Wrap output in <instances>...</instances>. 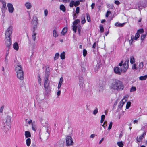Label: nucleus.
<instances>
[{"instance_id":"1","label":"nucleus","mask_w":147,"mask_h":147,"mask_svg":"<svg viewBox=\"0 0 147 147\" xmlns=\"http://www.w3.org/2000/svg\"><path fill=\"white\" fill-rule=\"evenodd\" d=\"M110 87L111 89L116 90L120 91L123 89L124 85L121 81L117 79H114L110 84Z\"/></svg>"},{"instance_id":"2","label":"nucleus","mask_w":147,"mask_h":147,"mask_svg":"<svg viewBox=\"0 0 147 147\" xmlns=\"http://www.w3.org/2000/svg\"><path fill=\"white\" fill-rule=\"evenodd\" d=\"M15 71L17 74V78L20 80L24 79V73L21 64L18 63L15 65Z\"/></svg>"},{"instance_id":"3","label":"nucleus","mask_w":147,"mask_h":147,"mask_svg":"<svg viewBox=\"0 0 147 147\" xmlns=\"http://www.w3.org/2000/svg\"><path fill=\"white\" fill-rule=\"evenodd\" d=\"M49 75V73H46L44 78V86L45 93L47 94H48L49 90V82L48 81Z\"/></svg>"},{"instance_id":"4","label":"nucleus","mask_w":147,"mask_h":147,"mask_svg":"<svg viewBox=\"0 0 147 147\" xmlns=\"http://www.w3.org/2000/svg\"><path fill=\"white\" fill-rule=\"evenodd\" d=\"M12 32V27L11 26L8 27L5 32V37H11V34Z\"/></svg>"},{"instance_id":"5","label":"nucleus","mask_w":147,"mask_h":147,"mask_svg":"<svg viewBox=\"0 0 147 147\" xmlns=\"http://www.w3.org/2000/svg\"><path fill=\"white\" fill-rule=\"evenodd\" d=\"M4 40L6 47L9 49L11 44V37H5Z\"/></svg>"},{"instance_id":"6","label":"nucleus","mask_w":147,"mask_h":147,"mask_svg":"<svg viewBox=\"0 0 147 147\" xmlns=\"http://www.w3.org/2000/svg\"><path fill=\"white\" fill-rule=\"evenodd\" d=\"M11 117L7 116L5 118V124L9 129L10 128L11 123Z\"/></svg>"},{"instance_id":"7","label":"nucleus","mask_w":147,"mask_h":147,"mask_svg":"<svg viewBox=\"0 0 147 147\" xmlns=\"http://www.w3.org/2000/svg\"><path fill=\"white\" fill-rule=\"evenodd\" d=\"M66 145L67 146L73 145L72 139L70 136H67L66 138Z\"/></svg>"},{"instance_id":"8","label":"nucleus","mask_w":147,"mask_h":147,"mask_svg":"<svg viewBox=\"0 0 147 147\" xmlns=\"http://www.w3.org/2000/svg\"><path fill=\"white\" fill-rule=\"evenodd\" d=\"M7 7L9 13H13L14 11V9L13 4L8 3L7 4Z\"/></svg>"},{"instance_id":"9","label":"nucleus","mask_w":147,"mask_h":147,"mask_svg":"<svg viewBox=\"0 0 147 147\" xmlns=\"http://www.w3.org/2000/svg\"><path fill=\"white\" fill-rule=\"evenodd\" d=\"M127 98L125 97L120 102L119 105V108H121L122 107L125 102L127 101Z\"/></svg>"},{"instance_id":"10","label":"nucleus","mask_w":147,"mask_h":147,"mask_svg":"<svg viewBox=\"0 0 147 147\" xmlns=\"http://www.w3.org/2000/svg\"><path fill=\"white\" fill-rule=\"evenodd\" d=\"M114 71L115 73L119 75L121 74V72L122 71V69L120 68L119 67H116L114 68Z\"/></svg>"},{"instance_id":"11","label":"nucleus","mask_w":147,"mask_h":147,"mask_svg":"<svg viewBox=\"0 0 147 147\" xmlns=\"http://www.w3.org/2000/svg\"><path fill=\"white\" fill-rule=\"evenodd\" d=\"M24 5L28 9H29L31 8L32 5L31 3L29 2H26L24 4Z\"/></svg>"},{"instance_id":"12","label":"nucleus","mask_w":147,"mask_h":147,"mask_svg":"<svg viewBox=\"0 0 147 147\" xmlns=\"http://www.w3.org/2000/svg\"><path fill=\"white\" fill-rule=\"evenodd\" d=\"M64 141H62L61 142H58L55 145L54 147H64Z\"/></svg>"},{"instance_id":"13","label":"nucleus","mask_w":147,"mask_h":147,"mask_svg":"<svg viewBox=\"0 0 147 147\" xmlns=\"http://www.w3.org/2000/svg\"><path fill=\"white\" fill-rule=\"evenodd\" d=\"M7 9L6 4L2 5L1 8L2 13H5L6 10Z\"/></svg>"},{"instance_id":"14","label":"nucleus","mask_w":147,"mask_h":147,"mask_svg":"<svg viewBox=\"0 0 147 147\" xmlns=\"http://www.w3.org/2000/svg\"><path fill=\"white\" fill-rule=\"evenodd\" d=\"M146 133V132H144L143 134L141 136H140L138 138H137V140L138 142H140L141 141L142 138L145 135Z\"/></svg>"},{"instance_id":"15","label":"nucleus","mask_w":147,"mask_h":147,"mask_svg":"<svg viewBox=\"0 0 147 147\" xmlns=\"http://www.w3.org/2000/svg\"><path fill=\"white\" fill-rule=\"evenodd\" d=\"M39 138L42 140H46L48 138V134H47L46 135L43 134L42 136H40Z\"/></svg>"},{"instance_id":"16","label":"nucleus","mask_w":147,"mask_h":147,"mask_svg":"<svg viewBox=\"0 0 147 147\" xmlns=\"http://www.w3.org/2000/svg\"><path fill=\"white\" fill-rule=\"evenodd\" d=\"M8 126H6L5 125H3L1 127L2 129L5 132H7L9 130V129L8 128Z\"/></svg>"},{"instance_id":"17","label":"nucleus","mask_w":147,"mask_h":147,"mask_svg":"<svg viewBox=\"0 0 147 147\" xmlns=\"http://www.w3.org/2000/svg\"><path fill=\"white\" fill-rule=\"evenodd\" d=\"M129 60H126L123 65V67L126 69H127L128 67V63H129Z\"/></svg>"},{"instance_id":"18","label":"nucleus","mask_w":147,"mask_h":147,"mask_svg":"<svg viewBox=\"0 0 147 147\" xmlns=\"http://www.w3.org/2000/svg\"><path fill=\"white\" fill-rule=\"evenodd\" d=\"M125 24L126 22H124L123 23L116 22L115 24V25L117 27H122Z\"/></svg>"},{"instance_id":"19","label":"nucleus","mask_w":147,"mask_h":147,"mask_svg":"<svg viewBox=\"0 0 147 147\" xmlns=\"http://www.w3.org/2000/svg\"><path fill=\"white\" fill-rule=\"evenodd\" d=\"M63 80V77H61L59 81L58 84V88L59 90L61 88V85L62 84V82Z\"/></svg>"},{"instance_id":"20","label":"nucleus","mask_w":147,"mask_h":147,"mask_svg":"<svg viewBox=\"0 0 147 147\" xmlns=\"http://www.w3.org/2000/svg\"><path fill=\"white\" fill-rule=\"evenodd\" d=\"M67 27H64L63 29L61 32V34L63 35H65V34L67 32Z\"/></svg>"},{"instance_id":"21","label":"nucleus","mask_w":147,"mask_h":147,"mask_svg":"<svg viewBox=\"0 0 147 147\" xmlns=\"http://www.w3.org/2000/svg\"><path fill=\"white\" fill-rule=\"evenodd\" d=\"M13 47L14 49L18 51L19 49V46L18 43L17 42H15L13 45Z\"/></svg>"},{"instance_id":"22","label":"nucleus","mask_w":147,"mask_h":147,"mask_svg":"<svg viewBox=\"0 0 147 147\" xmlns=\"http://www.w3.org/2000/svg\"><path fill=\"white\" fill-rule=\"evenodd\" d=\"M147 78V75H145L144 76H141L139 77V79L141 80H144Z\"/></svg>"},{"instance_id":"23","label":"nucleus","mask_w":147,"mask_h":147,"mask_svg":"<svg viewBox=\"0 0 147 147\" xmlns=\"http://www.w3.org/2000/svg\"><path fill=\"white\" fill-rule=\"evenodd\" d=\"M25 137L26 138L30 137H31L30 133L29 131H25Z\"/></svg>"},{"instance_id":"24","label":"nucleus","mask_w":147,"mask_h":147,"mask_svg":"<svg viewBox=\"0 0 147 147\" xmlns=\"http://www.w3.org/2000/svg\"><path fill=\"white\" fill-rule=\"evenodd\" d=\"M61 59L62 60L64 59L65 58V53L64 52H63L61 53L60 55Z\"/></svg>"},{"instance_id":"25","label":"nucleus","mask_w":147,"mask_h":147,"mask_svg":"<svg viewBox=\"0 0 147 147\" xmlns=\"http://www.w3.org/2000/svg\"><path fill=\"white\" fill-rule=\"evenodd\" d=\"M26 145L28 146H29L31 144V139L30 138H28L26 140Z\"/></svg>"},{"instance_id":"26","label":"nucleus","mask_w":147,"mask_h":147,"mask_svg":"<svg viewBox=\"0 0 147 147\" xmlns=\"http://www.w3.org/2000/svg\"><path fill=\"white\" fill-rule=\"evenodd\" d=\"M60 10H62L63 12H65L66 10L65 8V6L63 4H61L60 6Z\"/></svg>"},{"instance_id":"27","label":"nucleus","mask_w":147,"mask_h":147,"mask_svg":"<svg viewBox=\"0 0 147 147\" xmlns=\"http://www.w3.org/2000/svg\"><path fill=\"white\" fill-rule=\"evenodd\" d=\"M33 21L35 22L36 24H38V19L36 16H34L33 17Z\"/></svg>"},{"instance_id":"28","label":"nucleus","mask_w":147,"mask_h":147,"mask_svg":"<svg viewBox=\"0 0 147 147\" xmlns=\"http://www.w3.org/2000/svg\"><path fill=\"white\" fill-rule=\"evenodd\" d=\"M59 57V54L58 53H56L55 55L54 58V59L55 61Z\"/></svg>"},{"instance_id":"29","label":"nucleus","mask_w":147,"mask_h":147,"mask_svg":"<svg viewBox=\"0 0 147 147\" xmlns=\"http://www.w3.org/2000/svg\"><path fill=\"white\" fill-rule=\"evenodd\" d=\"M74 6L75 7H76L80 4V1L79 0L76 1H74Z\"/></svg>"},{"instance_id":"30","label":"nucleus","mask_w":147,"mask_h":147,"mask_svg":"<svg viewBox=\"0 0 147 147\" xmlns=\"http://www.w3.org/2000/svg\"><path fill=\"white\" fill-rule=\"evenodd\" d=\"M117 144L119 147H122L123 146V144L122 141L118 142Z\"/></svg>"},{"instance_id":"31","label":"nucleus","mask_w":147,"mask_h":147,"mask_svg":"<svg viewBox=\"0 0 147 147\" xmlns=\"http://www.w3.org/2000/svg\"><path fill=\"white\" fill-rule=\"evenodd\" d=\"M80 20L78 19H77L75 20L74 22L73 23V25H76L77 24L80 22Z\"/></svg>"},{"instance_id":"32","label":"nucleus","mask_w":147,"mask_h":147,"mask_svg":"<svg viewBox=\"0 0 147 147\" xmlns=\"http://www.w3.org/2000/svg\"><path fill=\"white\" fill-rule=\"evenodd\" d=\"M135 62V61L134 60V59L133 56H131L130 57V63L132 64Z\"/></svg>"},{"instance_id":"33","label":"nucleus","mask_w":147,"mask_h":147,"mask_svg":"<svg viewBox=\"0 0 147 147\" xmlns=\"http://www.w3.org/2000/svg\"><path fill=\"white\" fill-rule=\"evenodd\" d=\"M53 36L55 38L58 36V35L56 31L55 30H54L53 31Z\"/></svg>"},{"instance_id":"34","label":"nucleus","mask_w":147,"mask_h":147,"mask_svg":"<svg viewBox=\"0 0 147 147\" xmlns=\"http://www.w3.org/2000/svg\"><path fill=\"white\" fill-rule=\"evenodd\" d=\"M136 88L135 87L132 86L131 88L130 91V92H132L136 91Z\"/></svg>"},{"instance_id":"35","label":"nucleus","mask_w":147,"mask_h":147,"mask_svg":"<svg viewBox=\"0 0 147 147\" xmlns=\"http://www.w3.org/2000/svg\"><path fill=\"white\" fill-rule=\"evenodd\" d=\"M140 35L139 33H137L136 34L135 36H134V39L137 40V39L139 37Z\"/></svg>"},{"instance_id":"36","label":"nucleus","mask_w":147,"mask_h":147,"mask_svg":"<svg viewBox=\"0 0 147 147\" xmlns=\"http://www.w3.org/2000/svg\"><path fill=\"white\" fill-rule=\"evenodd\" d=\"M131 104V102H129V101L126 104V109H129V107H130V106Z\"/></svg>"},{"instance_id":"37","label":"nucleus","mask_w":147,"mask_h":147,"mask_svg":"<svg viewBox=\"0 0 147 147\" xmlns=\"http://www.w3.org/2000/svg\"><path fill=\"white\" fill-rule=\"evenodd\" d=\"M36 33L35 32H33V34L32 35V38L33 40L35 41L36 39Z\"/></svg>"},{"instance_id":"38","label":"nucleus","mask_w":147,"mask_h":147,"mask_svg":"<svg viewBox=\"0 0 147 147\" xmlns=\"http://www.w3.org/2000/svg\"><path fill=\"white\" fill-rule=\"evenodd\" d=\"M134 39V36H132L131 39L129 40V43L130 45H131L132 44V42L133 41V40Z\"/></svg>"},{"instance_id":"39","label":"nucleus","mask_w":147,"mask_h":147,"mask_svg":"<svg viewBox=\"0 0 147 147\" xmlns=\"http://www.w3.org/2000/svg\"><path fill=\"white\" fill-rule=\"evenodd\" d=\"M38 82L39 83L40 85H41V79L40 78V76H38Z\"/></svg>"},{"instance_id":"40","label":"nucleus","mask_w":147,"mask_h":147,"mask_svg":"<svg viewBox=\"0 0 147 147\" xmlns=\"http://www.w3.org/2000/svg\"><path fill=\"white\" fill-rule=\"evenodd\" d=\"M82 21H81V23L82 24H84L86 22V20L84 18V16L83 17L82 16Z\"/></svg>"},{"instance_id":"41","label":"nucleus","mask_w":147,"mask_h":147,"mask_svg":"<svg viewBox=\"0 0 147 147\" xmlns=\"http://www.w3.org/2000/svg\"><path fill=\"white\" fill-rule=\"evenodd\" d=\"M104 87V86H100L99 88V90L100 92H102L103 90V88Z\"/></svg>"},{"instance_id":"42","label":"nucleus","mask_w":147,"mask_h":147,"mask_svg":"<svg viewBox=\"0 0 147 147\" xmlns=\"http://www.w3.org/2000/svg\"><path fill=\"white\" fill-rule=\"evenodd\" d=\"M100 65H101V64L100 63V61H99V63H98H98L97 65H96V67L95 68V69H96V70L98 69L99 68Z\"/></svg>"},{"instance_id":"43","label":"nucleus","mask_w":147,"mask_h":147,"mask_svg":"<svg viewBox=\"0 0 147 147\" xmlns=\"http://www.w3.org/2000/svg\"><path fill=\"white\" fill-rule=\"evenodd\" d=\"M74 26L73 27V31H74V32L75 33H76V30H77V26L76 25H73Z\"/></svg>"},{"instance_id":"44","label":"nucleus","mask_w":147,"mask_h":147,"mask_svg":"<svg viewBox=\"0 0 147 147\" xmlns=\"http://www.w3.org/2000/svg\"><path fill=\"white\" fill-rule=\"evenodd\" d=\"M144 32V30L142 28L141 29H140L138 30L137 31V32L138 33H142Z\"/></svg>"},{"instance_id":"45","label":"nucleus","mask_w":147,"mask_h":147,"mask_svg":"<svg viewBox=\"0 0 147 147\" xmlns=\"http://www.w3.org/2000/svg\"><path fill=\"white\" fill-rule=\"evenodd\" d=\"M87 51L85 49H84L83 50V55L84 57H85L86 56L87 54Z\"/></svg>"},{"instance_id":"46","label":"nucleus","mask_w":147,"mask_h":147,"mask_svg":"<svg viewBox=\"0 0 147 147\" xmlns=\"http://www.w3.org/2000/svg\"><path fill=\"white\" fill-rule=\"evenodd\" d=\"M81 31V26L80 25L78 26V31L79 33V34L80 35V32Z\"/></svg>"},{"instance_id":"47","label":"nucleus","mask_w":147,"mask_h":147,"mask_svg":"<svg viewBox=\"0 0 147 147\" xmlns=\"http://www.w3.org/2000/svg\"><path fill=\"white\" fill-rule=\"evenodd\" d=\"M146 34H142L141 36V39L142 40H144L146 36Z\"/></svg>"},{"instance_id":"48","label":"nucleus","mask_w":147,"mask_h":147,"mask_svg":"<svg viewBox=\"0 0 147 147\" xmlns=\"http://www.w3.org/2000/svg\"><path fill=\"white\" fill-rule=\"evenodd\" d=\"M112 123H113L112 122H110L108 128V129L109 130H110L111 129L112 127Z\"/></svg>"},{"instance_id":"49","label":"nucleus","mask_w":147,"mask_h":147,"mask_svg":"<svg viewBox=\"0 0 147 147\" xmlns=\"http://www.w3.org/2000/svg\"><path fill=\"white\" fill-rule=\"evenodd\" d=\"M100 28L101 32L102 33L104 32V28L102 25L100 26Z\"/></svg>"},{"instance_id":"50","label":"nucleus","mask_w":147,"mask_h":147,"mask_svg":"<svg viewBox=\"0 0 147 147\" xmlns=\"http://www.w3.org/2000/svg\"><path fill=\"white\" fill-rule=\"evenodd\" d=\"M98 109L97 108H96V109L93 111V114L94 115H96L98 112Z\"/></svg>"},{"instance_id":"51","label":"nucleus","mask_w":147,"mask_h":147,"mask_svg":"<svg viewBox=\"0 0 147 147\" xmlns=\"http://www.w3.org/2000/svg\"><path fill=\"white\" fill-rule=\"evenodd\" d=\"M86 16H87V19L88 22H90V17L88 13L86 14Z\"/></svg>"},{"instance_id":"52","label":"nucleus","mask_w":147,"mask_h":147,"mask_svg":"<svg viewBox=\"0 0 147 147\" xmlns=\"http://www.w3.org/2000/svg\"><path fill=\"white\" fill-rule=\"evenodd\" d=\"M74 1H71L70 2V4H69V6L70 7H72L74 6Z\"/></svg>"},{"instance_id":"53","label":"nucleus","mask_w":147,"mask_h":147,"mask_svg":"<svg viewBox=\"0 0 147 147\" xmlns=\"http://www.w3.org/2000/svg\"><path fill=\"white\" fill-rule=\"evenodd\" d=\"M38 24H36L35 25H34L33 27V32H35V31L37 28V26Z\"/></svg>"},{"instance_id":"54","label":"nucleus","mask_w":147,"mask_h":147,"mask_svg":"<svg viewBox=\"0 0 147 147\" xmlns=\"http://www.w3.org/2000/svg\"><path fill=\"white\" fill-rule=\"evenodd\" d=\"M107 7L111 9H112L113 8V5L112 4H108L107 5Z\"/></svg>"},{"instance_id":"55","label":"nucleus","mask_w":147,"mask_h":147,"mask_svg":"<svg viewBox=\"0 0 147 147\" xmlns=\"http://www.w3.org/2000/svg\"><path fill=\"white\" fill-rule=\"evenodd\" d=\"M0 2L1 3L2 5L6 4V2L5 0H0Z\"/></svg>"},{"instance_id":"56","label":"nucleus","mask_w":147,"mask_h":147,"mask_svg":"<svg viewBox=\"0 0 147 147\" xmlns=\"http://www.w3.org/2000/svg\"><path fill=\"white\" fill-rule=\"evenodd\" d=\"M80 8L78 7H77L76 9V13L77 14H78L79 12Z\"/></svg>"},{"instance_id":"57","label":"nucleus","mask_w":147,"mask_h":147,"mask_svg":"<svg viewBox=\"0 0 147 147\" xmlns=\"http://www.w3.org/2000/svg\"><path fill=\"white\" fill-rule=\"evenodd\" d=\"M44 15L45 16H47L48 13V11L47 9H45L44 11Z\"/></svg>"},{"instance_id":"58","label":"nucleus","mask_w":147,"mask_h":147,"mask_svg":"<svg viewBox=\"0 0 147 147\" xmlns=\"http://www.w3.org/2000/svg\"><path fill=\"white\" fill-rule=\"evenodd\" d=\"M111 12L109 11H108L107 12V13L106 14V15H105V16L106 17H108L109 16V15L111 13Z\"/></svg>"},{"instance_id":"59","label":"nucleus","mask_w":147,"mask_h":147,"mask_svg":"<svg viewBox=\"0 0 147 147\" xmlns=\"http://www.w3.org/2000/svg\"><path fill=\"white\" fill-rule=\"evenodd\" d=\"M140 68H142L143 66V62H141L139 65Z\"/></svg>"},{"instance_id":"60","label":"nucleus","mask_w":147,"mask_h":147,"mask_svg":"<svg viewBox=\"0 0 147 147\" xmlns=\"http://www.w3.org/2000/svg\"><path fill=\"white\" fill-rule=\"evenodd\" d=\"M107 122L106 121H105L103 124L102 125V126L104 127V128H105V127L107 126Z\"/></svg>"},{"instance_id":"61","label":"nucleus","mask_w":147,"mask_h":147,"mask_svg":"<svg viewBox=\"0 0 147 147\" xmlns=\"http://www.w3.org/2000/svg\"><path fill=\"white\" fill-rule=\"evenodd\" d=\"M115 3L117 5H119L120 3L117 0H116L115 1Z\"/></svg>"},{"instance_id":"62","label":"nucleus","mask_w":147,"mask_h":147,"mask_svg":"<svg viewBox=\"0 0 147 147\" xmlns=\"http://www.w3.org/2000/svg\"><path fill=\"white\" fill-rule=\"evenodd\" d=\"M4 108V106H1L0 109V113H2L3 110V109Z\"/></svg>"},{"instance_id":"63","label":"nucleus","mask_w":147,"mask_h":147,"mask_svg":"<svg viewBox=\"0 0 147 147\" xmlns=\"http://www.w3.org/2000/svg\"><path fill=\"white\" fill-rule=\"evenodd\" d=\"M96 42H94L93 45V46H92V48L94 49L95 48V47H96Z\"/></svg>"},{"instance_id":"64","label":"nucleus","mask_w":147,"mask_h":147,"mask_svg":"<svg viewBox=\"0 0 147 147\" xmlns=\"http://www.w3.org/2000/svg\"><path fill=\"white\" fill-rule=\"evenodd\" d=\"M105 115H102L101 116V120H103L104 121L105 118Z\"/></svg>"}]
</instances>
